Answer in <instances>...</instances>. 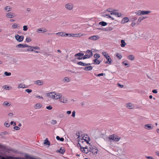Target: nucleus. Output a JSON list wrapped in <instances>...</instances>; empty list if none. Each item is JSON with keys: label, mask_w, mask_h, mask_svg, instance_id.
Instances as JSON below:
<instances>
[{"label": "nucleus", "mask_w": 159, "mask_h": 159, "mask_svg": "<svg viewBox=\"0 0 159 159\" xmlns=\"http://www.w3.org/2000/svg\"><path fill=\"white\" fill-rule=\"evenodd\" d=\"M48 96L53 99L57 100L61 97L62 94L59 93H56L55 92H52L47 94Z\"/></svg>", "instance_id": "f257e3e1"}, {"label": "nucleus", "mask_w": 159, "mask_h": 159, "mask_svg": "<svg viewBox=\"0 0 159 159\" xmlns=\"http://www.w3.org/2000/svg\"><path fill=\"white\" fill-rule=\"evenodd\" d=\"M120 139V137L118 136L117 135L113 134L110 135V145L111 143L112 140L114 141L117 142Z\"/></svg>", "instance_id": "f03ea898"}, {"label": "nucleus", "mask_w": 159, "mask_h": 159, "mask_svg": "<svg viewBox=\"0 0 159 159\" xmlns=\"http://www.w3.org/2000/svg\"><path fill=\"white\" fill-rule=\"evenodd\" d=\"M16 39L18 42H21L23 40L24 36L23 35L19 36L18 34H16L15 36Z\"/></svg>", "instance_id": "7ed1b4c3"}, {"label": "nucleus", "mask_w": 159, "mask_h": 159, "mask_svg": "<svg viewBox=\"0 0 159 159\" xmlns=\"http://www.w3.org/2000/svg\"><path fill=\"white\" fill-rule=\"evenodd\" d=\"M65 7L67 9L70 10L73 8V5L70 3H68L65 5Z\"/></svg>", "instance_id": "20e7f679"}, {"label": "nucleus", "mask_w": 159, "mask_h": 159, "mask_svg": "<svg viewBox=\"0 0 159 159\" xmlns=\"http://www.w3.org/2000/svg\"><path fill=\"white\" fill-rule=\"evenodd\" d=\"M47 31V30L44 28H39L36 30V32L38 33H44Z\"/></svg>", "instance_id": "39448f33"}, {"label": "nucleus", "mask_w": 159, "mask_h": 159, "mask_svg": "<svg viewBox=\"0 0 159 159\" xmlns=\"http://www.w3.org/2000/svg\"><path fill=\"white\" fill-rule=\"evenodd\" d=\"M108 132H106L105 134H102L103 139L107 141H109V136L108 135Z\"/></svg>", "instance_id": "423d86ee"}, {"label": "nucleus", "mask_w": 159, "mask_h": 159, "mask_svg": "<svg viewBox=\"0 0 159 159\" xmlns=\"http://www.w3.org/2000/svg\"><path fill=\"white\" fill-rule=\"evenodd\" d=\"M27 47H28V48H27L26 50H23V52H27V51H31L35 52H36V53L39 52H38V51H35L33 50V47L28 45V46Z\"/></svg>", "instance_id": "0eeeda50"}, {"label": "nucleus", "mask_w": 159, "mask_h": 159, "mask_svg": "<svg viewBox=\"0 0 159 159\" xmlns=\"http://www.w3.org/2000/svg\"><path fill=\"white\" fill-rule=\"evenodd\" d=\"M6 16L7 18H12L15 16V14L12 12H9L6 14Z\"/></svg>", "instance_id": "6e6552de"}, {"label": "nucleus", "mask_w": 159, "mask_h": 159, "mask_svg": "<svg viewBox=\"0 0 159 159\" xmlns=\"http://www.w3.org/2000/svg\"><path fill=\"white\" fill-rule=\"evenodd\" d=\"M59 99H60V100L61 102L64 103H66L67 102V98L65 97L62 96V95L61 97Z\"/></svg>", "instance_id": "1a4fd4ad"}, {"label": "nucleus", "mask_w": 159, "mask_h": 159, "mask_svg": "<svg viewBox=\"0 0 159 159\" xmlns=\"http://www.w3.org/2000/svg\"><path fill=\"white\" fill-rule=\"evenodd\" d=\"M152 125L150 124H146L145 125L144 128L147 129H151L153 128V127L152 126Z\"/></svg>", "instance_id": "9d476101"}, {"label": "nucleus", "mask_w": 159, "mask_h": 159, "mask_svg": "<svg viewBox=\"0 0 159 159\" xmlns=\"http://www.w3.org/2000/svg\"><path fill=\"white\" fill-rule=\"evenodd\" d=\"M99 37L98 35H93L91 36L89 38V39L91 40H95L99 39Z\"/></svg>", "instance_id": "9b49d317"}, {"label": "nucleus", "mask_w": 159, "mask_h": 159, "mask_svg": "<svg viewBox=\"0 0 159 159\" xmlns=\"http://www.w3.org/2000/svg\"><path fill=\"white\" fill-rule=\"evenodd\" d=\"M95 149V150H97L96 148L94 146H92V145L90 146L89 148V152H91L93 154H95V152H94L93 150Z\"/></svg>", "instance_id": "f8f14e48"}, {"label": "nucleus", "mask_w": 159, "mask_h": 159, "mask_svg": "<svg viewBox=\"0 0 159 159\" xmlns=\"http://www.w3.org/2000/svg\"><path fill=\"white\" fill-rule=\"evenodd\" d=\"M28 46V45L27 44H19L16 46V48H24Z\"/></svg>", "instance_id": "ddd939ff"}, {"label": "nucleus", "mask_w": 159, "mask_h": 159, "mask_svg": "<svg viewBox=\"0 0 159 159\" xmlns=\"http://www.w3.org/2000/svg\"><path fill=\"white\" fill-rule=\"evenodd\" d=\"M126 107L128 108L132 109L134 108V105L132 104L131 103H129L126 104Z\"/></svg>", "instance_id": "4468645a"}, {"label": "nucleus", "mask_w": 159, "mask_h": 159, "mask_svg": "<svg viewBox=\"0 0 159 159\" xmlns=\"http://www.w3.org/2000/svg\"><path fill=\"white\" fill-rule=\"evenodd\" d=\"M28 87L27 86H26L25 84H19L18 86V88H27Z\"/></svg>", "instance_id": "2eb2a0df"}, {"label": "nucleus", "mask_w": 159, "mask_h": 159, "mask_svg": "<svg viewBox=\"0 0 159 159\" xmlns=\"http://www.w3.org/2000/svg\"><path fill=\"white\" fill-rule=\"evenodd\" d=\"M102 54L107 60L109 62V56L108 54L106 52H102Z\"/></svg>", "instance_id": "dca6fc26"}, {"label": "nucleus", "mask_w": 159, "mask_h": 159, "mask_svg": "<svg viewBox=\"0 0 159 159\" xmlns=\"http://www.w3.org/2000/svg\"><path fill=\"white\" fill-rule=\"evenodd\" d=\"M111 15H114L116 16H117L118 17H120L121 16V14L120 13L117 12H112L110 13Z\"/></svg>", "instance_id": "f3484780"}, {"label": "nucleus", "mask_w": 159, "mask_h": 159, "mask_svg": "<svg viewBox=\"0 0 159 159\" xmlns=\"http://www.w3.org/2000/svg\"><path fill=\"white\" fill-rule=\"evenodd\" d=\"M42 106V105L40 103H37L34 105V108L35 109H39Z\"/></svg>", "instance_id": "a211bd4d"}, {"label": "nucleus", "mask_w": 159, "mask_h": 159, "mask_svg": "<svg viewBox=\"0 0 159 159\" xmlns=\"http://www.w3.org/2000/svg\"><path fill=\"white\" fill-rule=\"evenodd\" d=\"M35 83L38 85H41L43 84V82L41 80H38L35 82Z\"/></svg>", "instance_id": "6ab92c4d"}, {"label": "nucleus", "mask_w": 159, "mask_h": 159, "mask_svg": "<svg viewBox=\"0 0 159 159\" xmlns=\"http://www.w3.org/2000/svg\"><path fill=\"white\" fill-rule=\"evenodd\" d=\"M77 64L79 65H81V66H88V65H91L90 63H88V64H85L83 62L81 61H80L77 63Z\"/></svg>", "instance_id": "aec40b11"}, {"label": "nucleus", "mask_w": 159, "mask_h": 159, "mask_svg": "<svg viewBox=\"0 0 159 159\" xmlns=\"http://www.w3.org/2000/svg\"><path fill=\"white\" fill-rule=\"evenodd\" d=\"M129 20V19L128 17H124L121 20V23L124 24L126 22H128Z\"/></svg>", "instance_id": "412c9836"}, {"label": "nucleus", "mask_w": 159, "mask_h": 159, "mask_svg": "<svg viewBox=\"0 0 159 159\" xmlns=\"http://www.w3.org/2000/svg\"><path fill=\"white\" fill-rule=\"evenodd\" d=\"M126 44V43H125L124 40L122 39L121 40L120 46L122 47H124Z\"/></svg>", "instance_id": "4be33fe9"}, {"label": "nucleus", "mask_w": 159, "mask_h": 159, "mask_svg": "<svg viewBox=\"0 0 159 159\" xmlns=\"http://www.w3.org/2000/svg\"><path fill=\"white\" fill-rule=\"evenodd\" d=\"M141 15H143L147 14L151 12L150 11H141Z\"/></svg>", "instance_id": "5701e85b"}, {"label": "nucleus", "mask_w": 159, "mask_h": 159, "mask_svg": "<svg viewBox=\"0 0 159 159\" xmlns=\"http://www.w3.org/2000/svg\"><path fill=\"white\" fill-rule=\"evenodd\" d=\"M4 10L7 11H9L11 10V8L9 6H7L4 8Z\"/></svg>", "instance_id": "b1692460"}, {"label": "nucleus", "mask_w": 159, "mask_h": 159, "mask_svg": "<svg viewBox=\"0 0 159 159\" xmlns=\"http://www.w3.org/2000/svg\"><path fill=\"white\" fill-rule=\"evenodd\" d=\"M70 80L68 77H66L63 79V81L65 83H67L70 82Z\"/></svg>", "instance_id": "393cba45"}, {"label": "nucleus", "mask_w": 159, "mask_h": 159, "mask_svg": "<svg viewBox=\"0 0 159 159\" xmlns=\"http://www.w3.org/2000/svg\"><path fill=\"white\" fill-rule=\"evenodd\" d=\"M93 69L92 66H90L88 67H86L84 68V70H90Z\"/></svg>", "instance_id": "a878e982"}, {"label": "nucleus", "mask_w": 159, "mask_h": 159, "mask_svg": "<svg viewBox=\"0 0 159 159\" xmlns=\"http://www.w3.org/2000/svg\"><path fill=\"white\" fill-rule=\"evenodd\" d=\"M44 144L46 145H50V142L48 140L47 138H46V139L44 140Z\"/></svg>", "instance_id": "bb28decb"}, {"label": "nucleus", "mask_w": 159, "mask_h": 159, "mask_svg": "<svg viewBox=\"0 0 159 159\" xmlns=\"http://www.w3.org/2000/svg\"><path fill=\"white\" fill-rule=\"evenodd\" d=\"M85 52L88 55H89L90 57L93 55L92 52L89 50H87L86 52Z\"/></svg>", "instance_id": "cd10ccee"}, {"label": "nucleus", "mask_w": 159, "mask_h": 159, "mask_svg": "<svg viewBox=\"0 0 159 159\" xmlns=\"http://www.w3.org/2000/svg\"><path fill=\"white\" fill-rule=\"evenodd\" d=\"M93 61H94V64H99L100 62V61L97 59H94Z\"/></svg>", "instance_id": "c85d7f7f"}, {"label": "nucleus", "mask_w": 159, "mask_h": 159, "mask_svg": "<svg viewBox=\"0 0 159 159\" xmlns=\"http://www.w3.org/2000/svg\"><path fill=\"white\" fill-rule=\"evenodd\" d=\"M10 104L7 101L4 102L3 103V105L4 106L8 107L10 105Z\"/></svg>", "instance_id": "c756f323"}, {"label": "nucleus", "mask_w": 159, "mask_h": 159, "mask_svg": "<svg viewBox=\"0 0 159 159\" xmlns=\"http://www.w3.org/2000/svg\"><path fill=\"white\" fill-rule=\"evenodd\" d=\"M84 53H77V54H75V57H78V56L82 57L83 56H84Z\"/></svg>", "instance_id": "7c9ffc66"}, {"label": "nucleus", "mask_w": 159, "mask_h": 159, "mask_svg": "<svg viewBox=\"0 0 159 159\" xmlns=\"http://www.w3.org/2000/svg\"><path fill=\"white\" fill-rule=\"evenodd\" d=\"M99 25L102 26H105L107 25V23L104 21H101L99 23Z\"/></svg>", "instance_id": "2f4dec72"}, {"label": "nucleus", "mask_w": 159, "mask_h": 159, "mask_svg": "<svg viewBox=\"0 0 159 159\" xmlns=\"http://www.w3.org/2000/svg\"><path fill=\"white\" fill-rule=\"evenodd\" d=\"M116 56L119 59H120L122 57V55L121 54L119 53H117L116 54Z\"/></svg>", "instance_id": "473e14b6"}, {"label": "nucleus", "mask_w": 159, "mask_h": 159, "mask_svg": "<svg viewBox=\"0 0 159 159\" xmlns=\"http://www.w3.org/2000/svg\"><path fill=\"white\" fill-rule=\"evenodd\" d=\"M56 139L62 142L64 140V139L63 138H60L59 136L56 137Z\"/></svg>", "instance_id": "72a5a7b5"}, {"label": "nucleus", "mask_w": 159, "mask_h": 159, "mask_svg": "<svg viewBox=\"0 0 159 159\" xmlns=\"http://www.w3.org/2000/svg\"><path fill=\"white\" fill-rule=\"evenodd\" d=\"M128 58L132 61L134 59V57L132 55H130L128 56Z\"/></svg>", "instance_id": "f704fd0d"}, {"label": "nucleus", "mask_w": 159, "mask_h": 159, "mask_svg": "<svg viewBox=\"0 0 159 159\" xmlns=\"http://www.w3.org/2000/svg\"><path fill=\"white\" fill-rule=\"evenodd\" d=\"M58 152L62 154H63L65 152V150L62 149V148H61L60 149L58 150Z\"/></svg>", "instance_id": "c9c22d12"}, {"label": "nucleus", "mask_w": 159, "mask_h": 159, "mask_svg": "<svg viewBox=\"0 0 159 159\" xmlns=\"http://www.w3.org/2000/svg\"><path fill=\"white\" fill-rule=\"evenodd\" d=\"M90 56L89 55H88V54H85L84 55L83 57V59H85L87 58H89L90 57Z\"/></svg>", "instance_id": "e433bc0d"}, {"label": "nucleus", "mask_w": 159, "mask_h": 159, "mask_svg": "<svg viewBox=\"0 0 159 159\" xmlns=\"http://www.w3.org/2000/svg\"><path fill=\"white\" fill-rule=\"evenodd\" d=\"M2 88L4 89H5L7 90H9L10 89H11V87H10V89H9V87L8 86H7L6 85L4 86Z\"/></svg>", "instance_id": "4c0bfd02"}, {"label": "nucleus", "mask_w": 159, "mask_h": 159, "mask_svg": "<svg viewBox=\"0 0 159 159\" xmlns=\"http://www.w3.org/2000/svg\"><path fill=\"white\" fill-rule=\"evenodd\" d=\"M56 34L58 35L61 36H64V33L63 32H59L56 33Z\"/></svg>", "instance_id": "58836bf2"}, {"label": "nucleus", "mask_w": 159, "mask_h": 159, "mask_svg": "<svg viewBox=\"0 0 159 159\" xmlns=\"http://www.w3.org/2000/svg\"><path fill=\"white\" fill-rule=\"evenodd\" d=\"M141 10H139L138 11H136L135 12V13L136 14V15H137L139 16H140V15H141Z\"/></svg>", "instance_id": "ea45409f"}, {"label": "nucleus", "mask_w": 159, "mask_h": 159, "mask_svg": "<svg viewBox=\"0 0 159 159\" xmlns=\"http://www.w3.org/2000/svg\"><path fill=\"white\" fill-rule=\"evenodd\" d=\"M145 18L144 17H140L138 19V22H139V23L141 21L144 19H145Z\"/></svg>", "instance_id": "a19ab883"}, {"label": "nucleus", "mask_w": 159, "mask_h": 159, "mask_svg": "<svg viewBox=\"0 0 159 159\" xmlns=\"http://www.w3.org/2000/svg\"><path fill=\"white\" fill-rule=\"evenodd\" d=\"M4 74L7 76H10L11 75V73L10 72H8L7 71H5L4 72Z\"/></svg>", "instance_id": "79ce46f5"}, {"label": "nucleus", "mask_w": 159, "mask_h": 159, "mask_svg": "<svg viewBox=\"0 0 159 159\" xmlns=\"http://www.w3.org/2000/svg\"><path fill=\"white\" fill-rule=\"evenodd\" d=\"M94 57L95 58H98L100 57V56L99 54L95 53L94 56Z\"/></svg>", "instance_id": "37998d69"}, {"label": "nucleus", "mask_w": 159, "mask_h": 159, "mask_svg": "<svg viewBox=\"0 0 159 159\" xmlns=\"http://www.w3.org/2000/svg\"><path fill=\"white\" fill-rule=\"evenodd\" d=\"M81 150H82V152H84V153H85L86 154L87 153H88V152H89V150H87V149H83V150L82 149Z\"/></svg>", "instance_id": "c03bdc74"}, {"label": "nucleus", "mask_w": 159, "mask_h": 159, "mask_svg": "<svg viewBox=\"0 0 159 159\" xmlns=\"http://www.w3.org/2000/svg\"><path fill=\"white\" fill-rule=\"evenodd\" d=\"M57 123V121L56 120H52V121L51 122V124L53 125H54L56 124Z\"/></svg>", "instance_id": "a18cd8bd"}, {"label": "nucleus", "mask_w": 159, "mask_h": 159, "mask_svg": "<svg viewBox=\"0 0 159 159\" xmlns=\"http://www.w3.org/2000/svg\"><path fill=\"white\" fill-rule=\"evenodd\" d=\"M31 41V39L30 38H27L26 39V41L27 42H30Z\"/></svg>", "instance_id": "49530a36"}, {"label": "nucleus", "mask_w": 159, "mask_h": 159, "mask_svg": "<svg viewBox=\"0 0 159 159\" xmlns=\"http://www.w3.org/2000/svg\"><path fill=\"white\" fill-rule=\"evenodd\" d=\"M46 108L48 110H50L52 109V107L51 105H49L48 106H47L46 107Z\"/></svg>", "instance_id": "de8ad7c7"}, {"label": "nucleus", "mask_w": 159, "mask_h": 159, "mask_svg": "<svg viewBox=\"0 0 159 159\" xmlns=\"http://www.w3.org/2000/svg\"><path fill=\"white\" fill-rule=\"evenodd\" d=\"M80 148H81V149H87V150H89V149H88L89 148H88V147H82L80 144Z\"/></svg>", "instance_id": "09e8293b"}, {"label": "nucleus", "mask_w": 159, "mask_h": 159, "mask_svg": "<svg viewBox=\"0 0 159 159\" xmlns=\"http://www.w3.org/2000/svg\"><path fill=\"white\" fill-rule=\"evenodd\" d=\"M25 91L28 93H30L32 92V90L31 89H27Z\"/></svg>", "instance_id": "8fccbe9b"}, {"label": "nucleus", "mask_w": 159, "mask_h": 159, "mask_svg": "<svg viewBox=\"0 0 159 159\" xmlns=\"http://www.w3.org/2000/svg\"><path fill=\"white\" fill-rule=\"evenodd\" d=\"M23 30L26 31L27 30L28 28L27 26L26 25H24L23 27Z\"/></svg>", "instance_id": "3c124183"}, {"label": "nucleus", "mask_w": 159, "mask_h": 159, "mask_svg": "<svg viewBox=\"0 0 159 159\" xmlns=\"http://www.w3.org/2000/svg\"><path fill=\"white\" fill-rule=\"evenodd\" d=\"M12 27L14 29L17 28V24L16 23H15L12 26Z\"/></svg>", "instance_id": "603ef678"}, {"label": "nucleus", "mask_w": 159, "mask_h": 159, "mask_svg": "<svg viewBox=\"0 0 159 159\" xmlns=\"http://www.w3.org/2000/svg\"><path fill=\"white\" fill-rule=\"evenodd\" d=\"M4 125L6 127H8L10 126L9 124L8 123H7L6 122L5 123Z\"/></svg>", "instance_id": "864d4df0"}, {"label": "nucleus", "mask_w": 159, "mask_h": 159, "mask_svg": "<svg viewBox=\"0 0 159 159\" xmlns=\"http://www.w3.org/2000/svg\"><path fill=\"white\" fill-rule=\"evenodd\" d=\"M125 61H123L122 62V63L123 64H124V65H125V66H127V67H129V65L127 63H125Z\"/></svg>", "instance_id": "5fc2aeb1"}, {"label": "nucleus", "mask_w": 159, "mask_h": 159, "mask_svg": "<svg viewBox=\"0 0 159 159\" xmlns=\"http://www.w3.org/2000/svg\"><path fill=\"white\" fill-rule=\"evenodd\" d=\"M14 129L16 130H19L20 129V128L17 126H15L14 127Z\"/></svg>", "instance_id": "6e6d98bb"}, {"label": "nucleus", "mask_w": 159, "mask_h": 159, "mask_svg": "<svg viewBox=\"0 0 159 159\" xmlns=\"http://www.w3.org/2000/svg\"><path fill=\"white\" fill-rule=\"evenodd\" d=\"M75 111H73L72 112V116L73 117H74L75 116Z\"/></svg>", "instance_id": "4d7b16f0"}, {"label": "nucleus", "mask_w": 159, "mask_h": 159, "mask_svg": "<svg viewBox=\"0 0 159 159\" xmlns=\"http://www.w3.org/2000/svg\"><path fill=\"white\" fill-rule=\"evenodd\" d=\"M104 75H105L104 73H102L101 74H99L97 75V76H103Z\"/></svg>", "instance_id": "13d9d810"}, {"label": "nucleus", "mask_w": 159, "mask_h": 159, "mask_svg": "<svg viewBox=\"0 0 159 159\" xmlns=\"http://www.w3.org/2000/svg\"><path fill=\"white\" fill-rule=\"evenodd\" d=\"M34 49L36 50H39V48L38 47L36 46V47H33V49Z\"/></svg>", "instance_id": "bf43d9fd"}, {"label": "nucleus", "mask_w": 159, "mask_h": 159, "mask_svg": "<svg viewBox=\"0 0 159 159\" xmlns=\"http://www.w3.org/2000/svg\"><path fill=\"white\" fill-rule=\"evenodd\" d=\"M80 33L75 34V37H78L80 36Z\"/></svg>", "instance_id": "052dcab7"}, {"label": "nucleus", "mask_w": 159, "mask_h": 159, "mask_svg": "<svg viewBox=\"0 0 159 159\" xmlns=\"http://www.w3.org/2000/svg\"><path fill=\"white\" fill-rule=\"evenodd\" d=\"M117 85H118V86H119V87H120L121 88H122L123 87H124L123 85H121L119 83L117 84Z\"/></svg>", "instance_id": "680f3d73"}, {"label": "nucleus", "mask_w": 159, "mask_h": 159, "mask_svg": "<svg viewBox=\"0 0 159 159\" xmlns=\"http://www.w3.org/2000/svg\"><path fill=\"white\" fill-rule=\"evenodd\" d=\"M152 92L154 93H157V89H154L152 91Z\"/></svg>", "instance_id": "e2e57ef3"}, {"label": "nucleus", "mask_w": 159, "mask_h": 159, "mask_svg": "<svg viewBox=\"0 0 159 159\" xmlns=\"http://www.w3.org/2000/svg\"><path fill=\"white\" fill-rule=\"evenodd\" d=\"M137 19V18L136 17H133L131 19V20L132 21H134L136 20Z\"/></svg>", "instance_id": "0e129e2a"}, {"label": "nucleus", "mask_w": 159, "mask_h": 159, "mask_svg": "<svg viewBox=\"0 0 159 159\" xmlns=\"http://www.w3.org/2000/svg\"><path fill=\"white\" fill-rule=\"evenodd\" d=\"M8 116H12L13 115V114L12 113H10L8 114Z\"/></svg>", "instance_id": "69168bd1"}, {"label": "nucleus", "mask_w": 159, "mask_h": 159, "mask_svg": "<svg viewBox=\"0 0 159 159\" xmlns=\"http://www.w3.org/2000/svg\"><path fill=\"white\" fill-rule=\"evenodd\" d=\"M102 16L104 17H106V16H108V17H109V15L108 14L104 15H102Z\"/></svg>", "instance_id": "338daca9"}, {"label": "nucleus", "mask_w": 159, "mask_h": 159, "mask_svg": "<svg viewBox=\"0 0 159 159\" xmlns=\"http://www.w3.org/2000/svg\"><path fill=\"white\" fill-rule=\"evenodd\" d=\"M71 111H68L66 112V113L69 115L71 114Z\"/></svg>", "instance_id": "774afa93"}]
</instances>
